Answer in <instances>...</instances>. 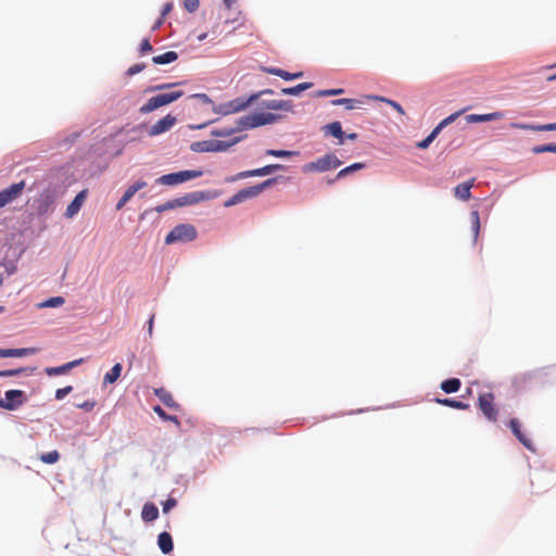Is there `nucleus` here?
<instances>
[{
	"label": "nucleus",
	"mask_w": 556,
	"mask_h": 556,
	"mask_svg": "<svg viewBox=\"0 0 556 556\" xmlns=\"http://www.w3.org/2000/svg\"><path fill=\"white\" fill-rule=\"evenodd\" d=\"M215 140H204L192 144L195 152H215Z\"/></svg>",
	"instance_id": "bb28decb"
},
{
	"label": "nucleus",
	"mask_w": 556,
	"mask_h": 556,
	"mask_svg": "<svg viewBox=\"0 0 556 556\" xmlns=\"http://www.w3.org/2000/svg\"><path fill=\"white\" fill-rule=\"evenodd\" d=\"M153 410L157 414L160 418L163 420H170L176 424H179L178 418L176 416H169L165 413V410L161 406H154Z\"/></svg>",
	"instance_id": "a18cd8bd"
},
{
	"label": "nucleus",
	"mask_w": 556,
	"mask_h": 556,
	"mask_svg": "<svg viewBox=\"0 0 556 556\" xmlns=\"http://www.w3.org/2000/svg\"><path fill=\"white\" fill-rule=\"evenodd\" d=\"M364 167H365V165H364L363 163H354V164H352V165H350V166H348V167H345V168L341 169V170L337 174V176H336V178H334V179L328 180V184H332V182H333L334 180H337V179H342V178H344L346 175H349V174H351V173H353V172H356V170H358V169H362V168H364Z\"/></svg>",
	"instance_id": "cd10ccee"
},
{
	"label": "nucleus",
	"mask_w": 556,
	"mask_h": 556,
	"mask_svg": "<svg viewBox=\"0 0 556 556\" xmlns=\"http://www.w3.org/2000/svg\"><path fill=\"white\" fill-rule=\"evenodd\" d=\"M502 117V113L494 112L489 114H470L467 116V121L471 123H481L498 119Z\"/></svg>",
	"instance_id": "4be33fe9"
},
{
	"label": "nucleus",
	"mask_w": 556,
	"mask_h": 556,
	"mask_svg": "<svg viewBox=\"0 0 556 556\" xmlns=\"http://www.w3.org/2000/svg\"><path fill=\"white\" fill-rule=\"evenodd\" d=\"M279 169H283V165L270 164V165H266L264 167L252 169V170H253V176L255 177V176H266V175H269Z\"/></svg>",
	"instance_id": "c756f323"
},
{
	"label": "nucleus",
	"mask_w": 556,
	"mask_h": 556,
	"mask_svg": "<svg viewBox=\"0 0 556 556\" xmlns=\"http://www.w3.org/2000/svg\"><path fill=\"white\" fill-rule=\"evenodd\" d=\"M85 198H86V191H81L67 205L66 211H65V216L67 218H72L74 215H76L79 212V210L85 201Z\"/></svg>",
	"instance_id": "2eb2a0df"
},
{
	"label": "nucleus",
	"mask_w": 556,
	"mask_h": 556,
	"mask_svg": "<svg viewBox=\"0 0 556 556\" xmlns=\"http://www.w3.org/2000/svg\"><path fill=\"white\" fill-rule=\"evenodd\" d=\"M122 365L119 363L115 364L110 371H108L105 375H104V378H103V381L104 383H114L115 381H117V379L121 377V374H122Z\"/></svg>",
	"instance_id": "5701e85b"
},
{
	"label": "nucleus",
	"mask_w": 556,
	"mask_h": 556,
	"mask_svg": "<svg viewBox=\"0 0 556 556\" xmlns=\"http://www.w3.org/2000/svg\"><path fill=\"white\" fill-rule=\"evenodd\" d=\"M249 177H254L253 176V170L250 169V170H244V172H240L233 176H230V177H227L225 179L226 182H235L239 179H244V178H249Z\"/></svg>",
	"instance_id": "79ce46f5"
},
{
	"label": "nucleus",
	"mask_w": 556,
	"mask_h": 556,
	"mask_svg": "<svg viewBox=\"0 0 556 556\" xmlns=\"http://www.w3.org/2000/svg\"><path fill=\"white\" fill-rule=\"evenodd\" d=\"M343 92V89H328L319 91V96L321 97H328L333 94H341Z\"/></svg>",
	"instance_id": "4d7b16f0"
},
{
	"label": "nucleus",
	"mask_w": 556,
	"mask_h": 556,
	"mask_svg": "<svg viewBox=\"0 0 556 556\" xmlns=\"http://www.w3.org/2000/svg\"><path fill=\"white\" fill-rule=\"evenodd\" d=\"M224 2L228 8H230L236 2V0H224Z\"/></svg>",
	"instance_id": "774afa93"
},
{
	"label": "nucleus",
	"mask_w": 556,
	"mask_h": 556,
	"mask_svg": "<svg viewBox=\"0 0 556 556\" xmlns=\"http://www.w3.org/2000/svg\"><path fill=\"white\" fill-rule=\"evenodd\" d=\"M178 59V54L175 51H167L161 55H156L152 58V62L154 64H168Z\"/></svg>",
	"instance_id": "b1692460"
},
{
	"label": "nucleus",
	"mask_w": 556,
	"mask_h": 556,
	"mask_svg": "<svg viewBox=\"0 0 556 556\" xmlns=\"http://www.w3.org/2000/svg\"><path fill=\"white\" fill-rule=\"evenodd\" d=\"M155 395L160 399V401L169 408H178V404L175 402L173 395L163 388L155 389Z\"/></svg>",
	"instance_id": "aec40b11"
},
{
	"label": "nucleus",
	"mask_w": 556,
	"mask_h": 556,
	"mask_svg": "<svg viewBox=\"0 0 556 556\" xmlns=\"http://www.w3.org/2000/svg\"><path fill=\"white\" fill-rule=\"evenodd\" d=\"M144 67H146L144 64H135L128 68L127 73L129 75H136V74L140 73L141 71H143Z\"/></svg>",
	"instance_id": "6e6d98bb"
},
{
	"label": "nucleus",
	"mask_w": 556,
	"mask_h": 556,
	"mask_svg": "<svg viewBox=\"0 0 556 556\" xmlns=\"http://www.w3.org/2000/svg\"><path fill=\"white\" fill-rule=\"evenodd\" d=\"M0 357H9V349L0 350Z\"/></svg>",
	"instance_id": "69168bd1"
},
{
	"label": "nucleus",
	"mask_w": 556,
	"mask_h": 556,
	"mask_svg": "<svg viewBox=\"0 0 556 556\" xmlns=\"http://www.w3.org/2000/svg\"><path fill=\"white\" fill-rule=\"evenodd\" d=\"M435 402L440 405L448 406V407H452L455 409L465 410V409L469 408V404L464 403L462 401L452 400V399H435Z\"/></svg>",
	"instance_id": "393cba45"
},
{
	"label": "nucleus",
	"mask_w": 556,
	"mask_h": 556,
	"mask_svg": "<svg viewBox=\"0 0 556 556\" xmlns=\"http://www.w3.org/2000/svg\"><path fill=\"white\" fill-rule=\"evenodd\" d=\"M147 186V182L143 180H138L134 185L129 186L124 192L123 197L128 201L135 195V193Z\"/></svg>",
	"instance_id": "7c9ffc66"
},
{
	"label": "nucleus",
	"mask_w": 556,
	"mask_h": 556,
	"mask_svg": "<svg viewBox=\"0 0 556 556\" xmlns=\"http://www.w3.org/2000/svg\"><path fill=\"white\" fill-rule=\"evenodd\" d=\"M276 181L275 178L267 179L258 185L243 188L239 190L236 194H233L231 198L225 201L224 206L230 207L233 205H237L248 199L254 198L258 195L263 190H265L267 187L271 186Z\"/></svg>",
	"instance_id": "f03ea898"
},
{
	"label": "nucleus",
	"mask_w": 556,
	"mask_h": 556,
	"mask_svg": "<svg viewBox=\"0 0 556 556\" xmlns=\"http://www.w3.org/2000/svg\"><path fill=\"white\" fill-rule=\"evenodd\" d=\"M65 302L63 296H53L39 304V307H58Z\"/></svg>",
	"instance_id": "58836bf2"
},
{
	"label": "nucleus",
	"mask_w": 556,
	"mask_h": 556,
	"mask_svg": "<svg viewBox=\"0 0 556 556\" xmlns=\"http://www.w3.org/2000/svg\"><path fill=\"white\" fill-rule=\"evenodd\" d=\"M157 545L162 553L169 554L174 548L172 535L168 532L160 533L157 536Z\"/></svg>",
	"instance_id": "6ab92c4d"
},
{
	"label": "nucleus",
	"mask_w": 556,
	"mask_h": 556,
	"mask_svg": "<svg viewBox=\"0 0 556 556\" xmlns=\"http://www.w3.org/2000/svg\"><path fill=\"white\" fill-rule=\"evenodd\" d=\"M460 386H462V382L458 378H451V379L444 380L441 383V389L445 393H455L459 390Z\"/></svg>",
	"instance_id": "a878e982"
},
{
	"label": "nucleus",
	"mask_w": 556,
	"mask_h": 556,
	"mask_svg": "<svg viewBox=\"0 0 556 556\" xmlns=\"http://www.w3.org/2000/svg\"><path fill=\"white\" fill-rule=\"evenodd\" d=\"M153 323H154V315H152L148 321V332L150 336H152Z\"/></svg>",
	"instance_id": "bf43d9fd"
},
{
	"label": "nucleus",
	"mask_w": 556,
	"mask_h": 556,
	"mask_svg": "<svg viewBox=\"0 0 556 556\" xmlns=\"http://www.w3.org/2000/svg\"><path fill=\"white\" fill-rule=\"evenodd\" d=\"M25 401V393L22 390H9L5 392L4 399H0V408L14 410L22 406Z\"/></svg>",
	"instance_id": "9d476101"
},
{
	"label": "nucleus",
	"mask_w": 556,
	"mask_h": 556,
	"mask_svg": "<svg viewBox=\"0 0 556 556\" xmlns=\"http://www.w3.org/2000/svg\"><path fill=\"white\" fill-rule=\"evenodd\" d=\"M199 0H184V5L188 12H194L199 8Z\"/></svg>",
	"instance_id": "8fccbe9b"
},
{
	"label": "nucleus",
	"mask_w": 556,
	"mask_h": 556,
	"mask_svg": "<svg viewBox=\"0 0 556 556\" xmlns=\"http://www.w3.org/2000/svg\"><path fill=\"white\" fill-rule=\"evenodd\" d=\"M241 140L240 137H236L229 141L226 140H215V152H222L228 150L233 144L238 143Z\"/></svg>",
	"instance_id": "2f4dec72"
},
{
	"label": "nucleus",
	"mask_w": 556,
	"mask_h": 556,
	"mask_svg": "<svg viewBox=\"0 0 556 556\" xmlns=\"http://www.w3.org/2000/svg\"><path fill=\"white\" fill-rule=\"evenodd\" d=\"M263 108L271 111H292V104L286 100H269L262 103Z\"/></svg>",
	"instance_id": "dca6fc26"
},
{
	"label": "nucleus",
	"mask_w": 556,
	"mask_h": 556,
	"mask_svg": "<svg viewBox=\"0 0 556 556\" xmlns=\"http://www.w3.org/2000/svg\"><path fill=\"white\" fill-rule=\"evenodd\" d=\"M459 115H460V112H456V113L451 114L450 116H447L446 118L441 121L438 124V126H435L434 128L438 129V131L440 132L445 126H447L448 124L453 123Z\"/></svg>",
	"instance_id": "37998d69"
},
{
	"label": "nucleus",
	"mask_w": 556,
	"mask_h": 556,
	"mask_svg": "<svg viewBox=\"0 0 556 556\" xmlns=\"http://www.w3.org/2000/svg\"><path fill=\"white\" fill-rule=\"evenodd\" d=\"M509 428L511 432L515 434V437L518 439V441L528 450L534 451L532 441L526 437L525 433L521 431V424L518 419L513 418L509 421Z\"/></svg>",
	"instance_id": "ddd939ff"
},
{
	"label": "nucleus",
	"mask_w": 556,
	"mask_h": 556,
	"mask_svg": "<svg viewBox=\"0 0 556 556\" xmlns=\"http://www.w3.org/2000/svg\"><path fill=\"white\" fill-rule=\"evenodd\" d=\"M159 517V508L153 503H146L141 511V518L147 521H153Z\"/></svg>",
	"instance_id": "412c9836"
},
{
	"label": "nucleus",
	"mask_w": 556,
	"mask_h": 556,
	"mask_svg": "<svg viewBox=\"0 0 556 556\" xmlns=\"http://www.w3.org/2000/svg\"><path fill=\"white\" fill-rule=\"evenodd\" d=\"M127 202H128V200L126 198L122 197L116 204V210H121Z\"/></svg>",
	"instance_id": "052dcab7"
},
{
	"label": "nucleus",
	"mask_w": 556,
	"mask_h": 556,
	"mask_svg": "<svg viewBox=\"0 0 556 556\" xmlns=\"http://www.w3.org/2000/svg\"><path fill=\"white\" fill-rule=\"evenodd\" d=\"M264 71L268 74H271V75H275V76H278L285 80H292V73H289L287 71H283L281 68H277V67H266L264 68Z\"/></svg>",
	"instance_id": "72a5a7b5"
},
{
	"label": "nucleus",
	"mask_w": 556,
	"mask_h": 556,
	"mask_svg": "<svg viewBox=\"0 0 556 556\" xmlns=\"http://www.w3.org/2000/svg\"><path fill=\"white\" fill-rule=\"evenodd\" d=\"M73 390L72 386H67L55 391V399L63 400L67 394H70Z\"/></svg>",
	"instance_id": "09e8293b"
},
{
	"label": "nucleus",
	"mask_w": 556,
	"mask_h": 556,
	"mask_svg": "<svg viewBox=\"0 0 556 556\" xmlns=\"http://www.w3.org/2000/svg\"><path fill=\"white\" fill-rule=\"evenodd\" d=\"M163 20L164 17L161 16L153 25V29H157L163 24Z\"/></svg>",
	"instance_id": "0e129e2a"
},
{
	"label": "nucleus",
	"mask_w": 556,
	"mask_h": 556,
	"mask_svg": "<svg viewBox=\"0 0 556 556\" xmlns=\"http://www.w3.org/2000/svg\"><path fill=\"white\" fill-rule=\"evenodd\" d=\"M342 162L332 153H328L316 161L306 163L302 170L304 173H324L330 169H336L341 166Z\"/></svg>",
	"instance_id": "20e7f679"
},
{
	"label": "nucleus",
	"mask_w": 556,
	"mask_h": 556,
	"mask_svg": "<svg viewBox=\"0 0 556 556\" xmlns=\"http://www.w3.org/2000/svg\"><path fill=\"white\" fill-rule=\"evenodd\" d=\"M283 118V115L271 112H253L241 116L236 121V130H247L264 125L275 124ZM235 129L220 128L213 130L214 136H229Z\"/></svg>",
	"instance_id": "f257e3e1"
},
{
	"label": "nucleus",
	"mask_w": 556,
	"mask_h": 556,
	"mask_svg": "<svg viewBox=\"0 0 556 556\" xmlns=\"http://www.w3.org/2000/svg\"><path fill=\"white\" fill-rule=\"evenodd\" d=\"M553 149H554V143H549V144H543V146H538V147H534L533 148V153H544V152H553Z\"/></svg>",
	"instance_id": "3c124183"
},
{
	"label": "nucleus",
	"mask_w": 556,
	"mask_h": 556,
	"mask_svg": "<svg viewBox=\"0 0 556 556\" xmlns=\"http://www.w3.org/2000/svg\"><path fill=\"white\" fill-rule=\"evenodd\" d=\"M97 405V402L94 400L85 401L83 403L76 404L77 408H80L85 412H91Z\"/></svg>",
	"instance_id": "de8ad7c7"
},
{
	"label": "nucleus",
	"mask_w": 556,
	"mask_h": 556,
	"mask_svg": "<svg viewBox=\"0 0 556 556\" xmlns=\"http://www.w3.org/2000/svg\"><path fill=\"white\" fill-rule=\"evenodd\" d=\"M198 236L197 229L190 224H179L175 226L165 237V244H174L177 242H191Z\"/></svg>",
	"instance_id": "7ed1b4c3"
},
{
	"label": "nucleus",
	"mask_w": 556,
	"mask_h": 556,
	"mask_svg": "<svg viewBox=\"0 0 556 556\" xmlns=\"http://www.w3.org/2000/svg\"><path fill=\"white\" fill-rule=\"evenodd\" d=\"M182 94L184 92L180 90L157 94L155 97L150 98L148 102L140 108L139 111L141 114H148L161 106L167 105L178 100L182 97Z\"/></svg>",
	"instance_id": "423d86ee"
},
{
	"label": "nucleus",
	"mask_w": 556,
	"mask_h": 556,
	"mask_svg": "<svg viewBox=\"0 0 556 556\" xmlns=\"http://www.w3.org/2000/svg\"><path fill=\"white\" fill-rule=\"evenodd\" d=\"M332 104L343 105L346 110H354V109L358 108V104H361V101L355 100V99L343 98V99L333 100Z\"/></svg>",
	"instance_id": "473e14b6"
},
{
	"label": "nucleus",
	"mask_w": 556,
	"mask_h": 556,
	"mask_svg": "<svg viewBox=\"0 0 556 556\" xmlns=\"http://www.w3.org/2000/svg\"><path fill=\"white\" fill-rule=\"evenodd\" d=\"M152 45L149 39H143L140 43L139 50L141 54L152 51Z\"/></svg>",
	"instance_id": "5fc2aeb1"
},
{
	"label": "nucleus",
	"mask_w": 556,
	"mask_h": 556,
	"mask_svg": "<svg viewBox=\"0 0 556 556\" xmlns=\"http://www.w3.org/2000/svg\"><path fill=\"white\" fill-rule=\"evenodd\" d=\"M25 181L21 180L16 184H12L8 188L0 191V207H4L9 203H12L22 195L25 189Z\"/></svg>",
	"instance_id": "9b49d317"
},
{
	"label": "nucleus",
	"mask_w": 556,
	"mask_h": 556,
	"mask_svg": "<svg viewBox=\"0 0 556 556\" xmlns=\"http://www.w3.org/2000/svg\"><path fill=\"white\" fill-rule=\"evenodd\" d=\"M312 86H313L312 83H302V84H299V85H296L294 87L283 88L281 90V92L283 94H288V96H298L302 91L309 89Z\"/></svg>",
	"instance_id": "c85d7f7f"
},
{
	"label": "nucleus",
	"mask_w": 556,
	"mask_h": 556,
	"mask_svg": "<svg viewBox=\"0 0 556 556\" xmlns=\"http://www.w3.org/2000/svg\"><path fill=\"white\" fill-rule=\"evenodd\" d=\"M372 99L375 100H379V101H383L386 103H388L390 106H392L397 113H400L401 115H404V110L403 108L401 106V104H399L397 102L393 101V100H390V99H387V98H383V97H372Z\"/></svg>",
	"instance_id": "c03bdc74"
},
{
	"label": "nucleus",
	"mask_w": 556,
	"mask_h": 556,
	"mask_svg": "<svg viewBox=\"0 0 556 556\" xmlns=\"http://www.w3.org/2000/svg\"><path fill=\"white\" fill-rule=\"evenodd\" d=\"M325 135H331L332 137L339 139V143H343L344 141V132L342 130V126L340 122H332L326 126H324Z\"/></svg>",
	"instance_id": "f3484780"
},
{
	"label": "nucleus",
	"mask_w": 556,
	"mask_h": 556,
	"mask_svg": "<svg viewBox=\"0 0 556 556\" xmlns=\"http://www.w3.org/2000/svg\"><path fill=\"white\" fill-rule=\"evenodd\" d=\"M303 76L302 72L292 73V80Z\"/></svg>",
	"instance_id": "338daca9"
},
{
	"label": "nucleus",
	"mask_w": 556,
	"mask_h": 556,
	"mask_svg": "<svg viewBox=\"0 0 556 556\" xmlns=\"http://www.w3.org/2000/svg\"><path fill=\"white\" fill-rule=\"evenodd\" d=\"M219 195V192L213 191H193L176 198L177 207L193 205L202 201L212 200Z\"/></svg>",
	"instance_id": "6e6552de"
},
{
	"label": "nucleus",
	"mask_w": 556,
	"mask_h": 556,
	"mask_svg": "<svg viewBox=\"0 0 556 556\" xmlns=\"http://www.w3.org/2000/svg\"><path fill=\"white\" fill-rule=\"evenodd\" d=\"M36 352L35 349L24 348V349H9V357H23Z\"/></svg>",
	"instance_id": "4c0bfd02"
},
{
	"label": "nucleus",
	"mask_w": 556,
	"mask_h": 556,
	"mask_svg": "<svg viewBox=\"0 0 556 556\" xmlns=\"http://www.w3.org/2000/svg\"><path fill=\"white\" fill-rule=\"evenodd\" d=\"M439 134L438 129L433 128V130L422 141L417 143V147L420 149L428 148Z\"/></svg>",
	"instance_id": "ea45409f"
},
{
	"label": "nucleus",
	"mask_w": 556,
	"mask_h": 556,
	"mask_svg": "<svg viewBox=\"0 0 556 556\" xmlns=\"http://www.w3.org/2000/svg\"><path fill=\"white\" fill-rule=\"evenodd\" d=\"M83 363H84V358H79V359L68 362V363L63 364L58 367H47L45 369V371L48 376L64 375V374L68 372L71 369H73L74 367H77L78 365H80Z\"/></svg>",
	"instance_id": "4468645a"
},
{
	"label": "nucleus",
	"mask_w": 556,
	"mask_h": 556,
	"mask_svg": "<svg viewBox=\"0 0 556 556\" xmlns=\"http://www.w3.org/2000/svg\"><path fill=\"white\" fill-rule=\"evenodd\" d=\"M258 99V94H251L249 98H236L225 103H220L215 112L222 115H230L241 112L249 108Z\"/></svg>",
	"instance_id": "39448f33"
},
{
	"label": "nucleus",
	"mask_w": 556,
	"mask_h": 556,
	"mask_svg": "<svg viewBox=\"0 0 556 556\" xmlns=\"http://www.w3.org/2000/svg\"><path fill=\"white\" fill-rule=\"evenodd\" d=\"M39 459L46 464H55L60 459V454L56 450H54L49 453L41 454Z\"/></svg>",
	"instance_id": "e433bc0d"
},
{
	"label": "nucleus",
	"mask_w": 556,
	"mask_h": 556,
	"mask_svg": "<svg viewBox=\"0 0 556 556\" xmlns=\"http://www.w3.org/2000/svg\"><path fill=\"white\" fill-rule=\"evenodd\" d=\"M193 97L200 98L204 102H210L211 101L210 98L205 93H198V94H194Z\"/></svg>",
	"instance_id": "680f3d73"
},
{
	"label": "nucleus",
	"mask_w": 556,
	"mask_h": 556,
	"mask_svg": "<svg viewBox=\"0 0 556 556\" xmlns=\"http://www.w3.org/2000/svg\"><path fill=\"white\" fill-rule=\"evenodd\" d=\"M176 505H177V501H176L174 497H169V498H167V500L163 503V511L166 514V513H168L172 508H174Z\"/></svg>",
	"instance_id": "603ef678"
},
{
	"label": "nucleus",
	"mask_w": 556,
	"mask_h": 556,
	"mask_svg": "<svg viewBox=\"0 0 556 556\" xmlns=\"http://www.w3.org/2000/svg\"><path fill=\"white\" fill-rule=\"evenodd\" d=\"M265 154L275 156V157H290V156L299 155V152L298 151H288V150L268 149V150H266Z\"/></svg>",
	"instance_id": "f704fd0d"
},
{
	"label": "nucleus",
	"mask_w": 556,
	"mask_h": 556,
	"mask_svg": "<svg viewBox=\"0 0 556 556\" xmlns=\"http://www.w3.org/2000/svg\"><path fill=\"white\" fill-rule=\"evenodd\" d=\"M203 175L202 170H181L177 173H170L157 178L156 182L164 186H175L185 181L199 178Z\"/></svg>",
	"instance_id": "0eeeda50"
},
{
	"label": "nucleus",
	"mask_w": 556,
	"mask_h": 556,
	"mask_svg": "<svg viewBox=\"0 0 556 556\" xmlns=\"http://www.w3.org/2000/svg\"><path fill=\"white\" fill-rule=\"evenodd\" d=\"M495 396L491 392L481 393L478 397V406L483 416L490 421L497 420L498 410L494 405Z\"/></svg>",
	"instance_id": "1a4fd4ad"
},
{
	"label": "nucleus",
	"mask_w": 556,
	"mask_h": 556,
	"mask_svg": "<svg viewBox=\"0 0 556 556\" xmlns=\"http://www.w3.org/2000/svg\"><path fill=\"white\" fill-rule=\"evenodd\" d=\"M176 121L177 119L175 116L167 114L166 116H164L163 118L157 121L155 124H153L150 127L148 134L151 137L164 134V132L168 131L176 124Z\"/></svg>",
	"instance_id": "f8f14e48"
},
{
	"label": "nucleus",
	"mask_w": 556,
	"mask_h": 556,
	"mask_svg": "<svg viewBox=\"0 0 556 556\" xmlns=\"http://www.w3.org/2000/svg\"><path fill=\"white\" fill-rule=\"evenodd\" d=\"M470 216H471L472 230H473L475 240H476L479 235V231H480V217H479L478 211H472Z\"/></svg>",
	"instance_id": "a19ab883"
},
{
	"label": "nucleus",
	"mask_w": 556,
	"mask_h": 556,
	"mask_svg": "<svg viewBox=\"0 0 556 556\" xmlns=\"http://www.w3.org/2000/svg\"><path fill=\"white\" fill-rule=\"evenodd\" d=\"M473 187V179L465 181L456 186L455 197L459 200L467 201L471 197V188Z\"/></svg>",
	"instance_id": "a211bd4d"
},
{
	"label": "nucleus",
	"mask_w": 556,
	"mask_h": 556,
	"mask_svg": "<svg viewBox=\"0 0 556 556\" xmlns=\"http://www.w3.org/2000/svg\"><path fill=\"white\" fill-rule=\"evenodd\" d=\"M177 207V204H176V200L173 199V200H169L161 205H157L154 210L155 212L157 213H163L165 211H168V210H173V208H176Z\"/></svg>",
	"instance_id": "49530a36"
},
{
	"label": "nucleus",
	"mask_w": 556,
	"mask_h": 556,
	"mask_svg": "<svg viewBox=\"0 0 556 556\" xmlns=\"http://www.w3.org/2000/svg\"><path fill=\"white\" fill-rule=\"evenodd\" d=\"M274 91L271 89H265V90H262L260 92H257L256 94H258V98L263 94H273Z\"/></svg>",
	"instance_id": "e2e57ef3"
},
{
	"label": "nucleus",
	"mask_w": 556,
	"mask_h": 556,
	"mask_svg": "<svg viewBox=\"0 0 556 556\" xmlns=\"http://www.w3.org/2000/svg\"><path fill=\"white\" fill-rule=\"evenodd\" d=\"M514 127L520 128V129H532V130H556V123L541 125V126H532V125H518L514 124Z\"/></svg>",
	"instance_id": "c9c22d12"
},
{
	"label": "nucleus",
	"mask_w": 556,
	"mask_h": 556,
	"mask_svg": "<svg viewBox=\"0 0 556 556\" xmlns=\"http://www.w3.org/2000/svg\"><path fill=\"white\" fill-rule=\"evenodd\" d=\"M172 10H173V3L172 2H166L163 5L162 11H161L162 17H165Z\"/></svg>",
	"instance_id": "13d9d810"
},
{
	"label": "nucleus",
	"mask_w": 556,
	"mask_h": 556,
	"mask_svg": "<svg viewBox=\"0 0 556 556\" xmlns=\"http://www.w3.org/2000/svg\"><path fill=\"white\" fill-rule=\"evenodd\" d=\"M23 371H24L23 368L0 370V377L17 376V375H20Z\"/></svg>",
	"instance_id": "864d4df0"
}]
</instances>
